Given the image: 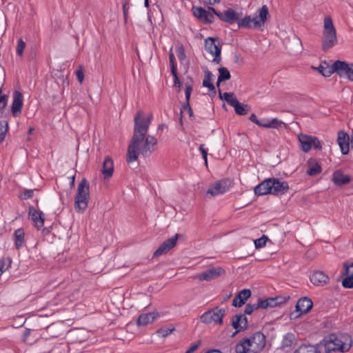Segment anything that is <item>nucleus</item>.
Instances as JSON below:
<instances>
[{"instance_id": "f03ea898", "label": "nucleus", "mask_w": 353, "mask_h": 353, "mask_svg": "<svg viewBox=\"0 0 353 353\" xmlns=\"http://www.w3.org/2000/svg\"><path fill=\"white\" fill-rule=\"evenodd\" d=\"M289 190L288 183L276 178H268L254 188V193L258 196L266 194L282 195Z\"/></svg>"}, {"instance_id": "423d86ee", "label": "nucleus", "mask_w": 353, "mask_h": 353, "mask_svg": "<svg viewBox=\"0 0 353 353\" xmlns=\"http://www.w3.org/2000/svg\"><path fill=\"white\" fill-rule=\"evenodd\" d=\"M298 139L300 143L301 149L305 152H309L312 148L315 150H321L322 148L320 141L316 137L301 134L299 135Z\"/></svg>"}, {"instance_id": "5fc2aeb1", "label": "nucleus", "mask_w": 353, "mask_h": 353, "mask_svg": "<svg viewBox=\"0 0 353 353\" xmlns=\"http://www.w3.org/2000/svg\"><path fill=\"white\" fill-rule=\"evenodd\" d=\"M192 88L190 85H187L185 89V99L186 101H189L190 99V95L192 93Z\"/></svg>"}, {"instance_id": "c756f323", "label": "nucleus", "mask_w": 353, "mask_h": 353, "mask_svg": "<svg viewBox=\"0 0 353 353\" xmlns=\"http://www.w3.org/2000/svg\"><path fill=\"white\" fill-rule=\"evenodd\" d=\"M293 353H321L316 345H303L297 348Z\"/></svg>"}, {"instance_id": "79ce46f5", "label": "nucleus", "mask_w": 353, "mask_h": 353, "mask_svg": "<svg viewBox=\"0 0 353 353\" xmlns=\"http://www.w3.org/2000/svg\"><path fill=\"white\" fill-rule=\"evenodd\" d=\"M268 238L265 235L262 236L261 238H259L254 241V245L256 248H261L264 247L266 244Z\"/></svg>"}, {"instance_id": "ddd939ff", "label": "nucleus", "mask_w": 353, "mask_h": 353, "mask_svg": "<svg viewBox=\"0 0 353 353\" xmlns=\"http://www.w3.org/2000/svg\"><path fill=\"white\" fill-rule=\"evenodd\" d=\"M313 303L312 300L307 297L301 298L296 303V313L298 314L295 315L294 318L301 316L303 314L308 312L312 307Z\"/></svg>"}, {"instance_id": "a18cd8bd", "label": "nucleus", "mask_w": 353, "mask_h": 353, "mask_svg": "<svg viewBox=\"0 0 353 353\" xmlns=\"http://www.w3.org/2000/svg\"><path fill=\"white\" fill-rule=\"evenodd\" d=\"M258 309V306H256V304H248L245 306L244 313L245 314H251L254 310Z\"/></svg>"}, {"instance_id": "4be33fe9", "label": "nucleus", "mask_w": 353, "mask_h": 353, "mask_svg": "<svg viewBox=\"0 0 353 353\" xmlns=\"http://www.w3.org/2000/svg\"><path fill=\"white\" fill-rule=\"evenodd\" d=\"M227 191L225 183L222 181L217 182L212 185L207 191L208 194L212 196H217L223 194Z\"/></svg>"}, {"instance_id": "393cba45", "label": "nucleus", "mask_w": 353, "mask_h": 353, "mask_svg": "<svg viewBox=\"0 0 353 353\" xmlns=\"http://www.w3.org/2000/svg\"><path fill=\"white\" fill-rule=\"evenodd\" d=\"M76 196L90 197L89 184L85 179H83L78 185Z\"/></svg>"}, {"instance_id": "09e8293b", "label": "nucleus", "mask_w": 353, "mask_h": 353, "mask_svg": "<svg viewBox=\"0 0 353 353\" xmlns=\"http://www.w3.org/2000/svg\"><path fill=\"white\" fill-rule=\"evenodd\" d=\"M33 195H34L33 190H26L21 194V198L22 199H31L33 196Z\"/></svg>"}, {"instance_id": "4468645a", "label": "nucleus", "mask_w": 353, "mask_h": 353, "mask_svg": "<svg viewBox=\"0 0 353 353\" xmlns=\"http://www.w3.org/2000/svg\"><path fill=\"white\" fill-rule=\"evenodd\" d=\"M23 107L22 94L19 91H15L13 94V101L11 106L12 113L14 117H18Z\"/></svg>"}, {"instance_id": "bf43d9fd", "label": "nucleus", "mask_w": 353, "mask_h": 353, "mask_svg": "<svg viewBox=\"0 0 353 353\" xmlns=\"http://www.w3.org/2000/svg\"><path fill=\"white\" fill-rule=\"evenodd\" d=\"M268 305H269V307H275V306L277 305L276 297L268 298Z\"/></svg>"}, {"instance_id": "ea45409f", "label": "nucleus", "mask_w": 353, "mask_h": 353, "mask_svg": "<svg viewBox=\"0 0 353 353\" xmlns=\"http://www.w3.org/2000/svg\"><path fill=\"white\" fill-rule=\"evenodd\" d=\"M342 285L344 288H353V275H348L346 278L343 279L342 281Z\"/></svg>"}, {"instance_id": "49530a36", "label": "nucleus", "mask_w": 353, "mask_h": 353, "mask_svg": "<svg viewBox=\"0 0 353 353\" xmlns=\"http://www.w3.org/2000/svg\"><path fill=\"white\" fill-rule=\"evenodd\" d=\"M226 102L231 106L234 107L238 102L239 101L237 100V99L235 97L234 93L231 92L230 96H229V98L228 99H226Z\"/></svg>"}, {"instance_id": "de8ad7c7", "label": "nucleus", "mask_w": 353, "mask_h": 353, "mask_svg": "<svg viewBox=\"0 0 353 353\" xmlns=\"http://www.w3.org/2000/svg\"><path fill=\"white\" fill-rule=\"evenodd\" d=\"M343 267L345 269V273L346 276L348 275H353V263H352L350 265H348L347 263H345L343 264Z\"/></svg>"}, {"instance_id": "3c124183", "label": "nucleus", "mask_w": 353, "mask_h": 353, "mask_svg": "<svg viewBox=\"0 0 353 353\" xmlns=\"http://www.w3.org/2000/svg\"><path fill=\"white\" fill-rule=\"evenodd\" d=\"M176 54L179 60L183 61L185 58V54L184 52V50L182 47H179L176 48Z\"/></svg>"}, {"instance_id": "473e14b6", "label": "nucleus", "mask_w": 353, "mask_h": 353, "mask_svg": "<svg viewBox=\"0 0 353 353\" xmlns=\"http://www.w3.org/2000/svg\"><path fill=\"white\" fill-rule=\"evenodd\" d=\"M24 240V232L22 229H18L14 232V241L17 249L22 246Z\"/></svg>"}, {"instance_id": "c03bdc74", "label": "nucleus", "mask_w": 353, "mask_h": 353, "mask_svg": "<svg viewBox=\"0 0 353 353\" xmlns=\"http://www.w3.org/2000/svg\"><path fill=\"white\" fill-rule=\"evenodd\" d=\"M174 330V328L168 329V328H161L157 330V334L161 337H165L170 334Z\"/></svg>"}, {"instance_id": "7c9ffc66", "label": "nucleus", "mask_w": 353, "mask_h": 353, "mask_svg": "<svg viewBox=\"0 0 353 353\" xmlns=\"http://www.w3.org/2000/svg\"><path fill=\"white\" fill-rule=\"evenodd\" d=\"M316 69L324 77H330L331 74L335 72L334 63L329 65H320Z\"/></svg>"}, {"instance_id": "052dcab7", "label": "nucleus", "mask_w": 353, "mask_h": 353, "mask_svg": "<svg viewBox=\"0 0 353 353\" xmlns=\"http://www.w3.org/2000/svg\"><path fill=\"white\" fill-rule=\"evenodd\" d=\"M183 109L188 111L190 117H192L193 115V112L190 105L189 101H186V103L183 105Z\"/></svg>"}, {"instance_id": "9b49d317", "label": "nucleus", "mask_w": 353, "mask_h": 353, "mask_svg": "<svg viewBox=\"0 0 353 353\" xmlns=\"http://www.w3.org/2000/svg\"><path fill=\"white\" fill-rule=\"evenodd\" d=\"M224 272V270L221 267L212 268L197 274L195 278L201 281H210L221 276Z\"/></svg>"}, {"instance_id": "c85d7f7f", "label": "nucleus", "mask_w": 353, "mask_h": 353, "mask_svg": "<svg viewBox=\"0 0 353 353\" xmlns=\"http://www.w3.org/2000/svg\"><path fill=\"white\" fill-rule=\"evenodd\" d=\"M89 199L90 197L75 196V209L79 212L85 210L88 207Z\"/></svg>"}, {"instance_id": "cd10ccee", "label": "nucleus", "mask_w": 353, "mask_h": 353, "mask_svg": "<svg viewBox=\"0 0 353 353\" xmlns=\"http://www.w3.org/2000/svg\"><path fill=\"white\" fill-rule=\"evenodd\" d=\"M236 353H251L248 341L246 338L242 339L235 345Z\"/></svg>"}, {"instance_id": "e2e57ef3", "label": "nucleus", "mask_w": 353, "mask_h": 353, "mask_svg": "<svg viewBox=\"0 0 353 353\" xmlns=\"http://www.w3.org/2000/svg\"><path fill=\"white\" fill-rule=\"evenodd\" d=\"M230 93L231 92H224L222 94L221 90H219V97L221 99H223L226 101V99L229 98Z\"/></svg>"}, {"instance_id": "6ab92c4d", "label": "nucleus", "mask_w": 353, "mask_h": 353, "mask_svg": "<svg viewBox=\"0 0 353 353\" xmlns=\"http://www.w3.org/2000/svg\"><path fill=\"white\" fill-rule=\"evenodd\" d=\"M248 323L247 318L243 314L235 315L232 321V327L237 332L241 331L242 329L246 327Z\"/></svg>"}, {"instance_id": "6e6552de", "label": "nucleus", "mask_w": 353, "mask_h": 353, "mask_svg": "<svg viewBox=\"0 0 353 353\" xmlns=\"http://www.w3.org/2000/svg\"><path fill=\"white\" fill-rule=\"evenodd\" d=\"M209 10H212L222 21L232 24L238 22L242 16V12H238L232 8H228L223 12H217L214 8L209 7Z\"/></svg>"}, {"instance_id": "5701e85b", "label": "nucleus", "mask_w": 353, "mask_h": 353, "mask_svg": "<svg viewBox=\"0 0 353 353\" xmlns=\"http://www.w3.org/2000/svg\"><path fill=\"white\" fill-rule=\"evenodd\" d=\"M214 75L212 73L206 69L204 71V79L203 80V85L204 87H206L209 89L210 91L212 92V93L214 94L216 93L215 87L212 83Z\"/></svg>"}, {"instance_id": "4c0bfd02", "label": "nucleus", "mask_w": 353, "mask_h": 353, "mask_svg": "<svg viewBox=\"0 0 353 353\" xmlns=\"http://www.w3.org/2000/svg\"><path fill=\"white\" fill-rule=\"evenodd\" d=\"M283 123L279 121L277 119H272L270 121L263 123V128H278L280 127Z\"/></svg>"}, {"instance_id": "dca6fc26", "label": "nucleus", "mask_w": 353, "mask_h": 353, "mask_svg": "<svg viewBox=\"0 0 353 353\" xmlns=\"http://www.w3.org/2000/svg\"><path fill=\"white\" fill-rule=\"evenodd\" d=\"M337 142L340 147L341 153L343 154H347L350 150L349 135L345 132H339L338 133Z\"/></svg>"}, {"instance_id": "774afa93", "label": "nucleus", "mask_w": 353, "mask_h": 353, "mask_svg": "<svg viewBox=\"0 0 353 353\" xmlns=\"http://www.w3.org/2000/svg\"><path fill=\"white\" fill-rule=\"evenodd\" d=\"M171 72L173 76L177 75L176 74V65H171Z\"/></svg>"}, {"instance_id": "39448f33", "label": "nucleus", "mask_w": 353, "mask_h": 353, "mask_svg": "<svg viewBox=\"0 0 353 353\" xmlns=\"http://www.w3.org/2000/svg\"><path fill=\"white\" fill-rule=\"evenodd\" d=\"M205 49L213 57L214 63L218 64L221 62V46L218 39L212 37L205 39Z\"/></svg>"}, {"instance_id": "2f4dec72", "label": "nucleus", "mask_w": 353, "mask_h": 353, "mask_svg": "<svg viewBox=\"0 0 353 353\" xmlns=\"http://www.w3.org/2000/svg\"><path fill=\"white\" fill-rule=\"evenodd\" d=\"M219 76L218 78L217 86H219V84L221 81L229 80L231 77L230 73L229 70L225 68L221 67L219 68Z\"/></svg>"}, {"instance_id": "a211bd4d", "label": "nucleus", "mask_w": 353, "mask_h": 353, "mask_svg": "<svg viewBox=\"0 0 353 353\" xmlns=\"http://www.w3.org/2000/svg\"><path fill=\"white\" fill-rule=\"evenodd\" d=\"M239 28H260V23L258 22L257 17L252 18L250 16H246L238 21Z\"/></svg>"}, {"instance_id": "a878e982", "label": "nucleus", "mask_w": 353, "mask_h": 353, "mask_svg": "<svg viewBox=\"0 0 353 353\" xmlns=\"http://www.w3.org/2000/svg\"><path fill=\"white\" fill-rule=\"evenodd\" d=\"M296 344V338L292 333L288 332L285 334L282 340L281 347H292Z\"/></svg>"}, {"instance_id": "f704fd0d", "label": "nucleus", "mask_w": 353, "mask_h": 353, "mask_svg": "<svg viewBox=\"0 0 353 353\" xmlns=\"http://www.w3.org/2000/svg\"><path fill=\"white\" fill-rule=\"evenodd\" d=\"M237 114L245 115L250 110V107L248 105H245L239 103V101L233 107Z\"/></svg>"}, {"instance_id": "69168bd1", "label": "nucleus", "mask_w": 353, "mask_h": 353, "mask_svg": "<svg viewBox=\"0 0 353 353\" xmlns=\"http://www.w3.org/2000/svg\"><path fill=\"white\" fill-rule=\"evenodd\" d=\"M169 60H170V65H175L174 56L172 52H170V54H169Z\"/></svg>"}, {"instance_id": "b1692460", "label": "nucleus", "mask_w": 353, "mask_h": 353, "mask_svg": "<svg viewBox=\"0 0 353 353\" xmlns=\"http://www.w3.org/2000/svg\"><path fill=\"white\" fill-rule=\"evenodd\" d=\"M114 172V165L112 159L106 157L103 163L102 173L105 177H110Z\"/></svg>"}, {"instance_id": "7ed1b4c3", "label": "nucleus", "mask_w": 353, "mask_h": 353, "mask_svg": "<svg viewBox=\"0 0 353 353\" xmlns=\"http://www.w3.org/2000/svg\"><path fill=\"white\" fill-rule=\"evenodd\" d=\"M352 345V339L347 334L339 336L330 335L325 341V350L326 352H340L342 353L348 352Z\"/></svg>"}, {"instance_id": "9d476101", "label": "nucleus", "mask_w": 353, "mask_h": 353, "mask_svg": "<svg viewBox=\"0 0 353 353\" xmlns=\"http://www.w3.org/2000/svg\"><path fill=\"white\" fill-rule=\"evenodd\" d=\"M335 72L341 77H345L353 81V63L337 61L334 63Z\"/></svg>"}, {"instance_id": "c9c22d12", "label": "nucleus", "mask_w": 353, "mask_h": 353, "mask_svg": "<svg viewBox=\"0 0 353 353\" xmlns=\"http://www.w3.org/2000/svg\"><path fill=\"white\" fill-rule=\"evenodd\" d=\"M11 263L10 257L0 259V276L11 266Z\"/></svg>"}, {"instance_id": "f8f14e48", "label": "nucleus", "mask_w": 353, "mask_h": 353, "mask_svg": "<svg viewBox=\"0 0 353 353\" xmlns=\"http://www.w3.org/2000/svg\"><path fill=\"white\" fill-rule=\"evenodd\" d=\"M179 236V234H176L173 237L165 241L154 252V256L158 257L161 256L164 254H166L168 251L173 248L176 244Z\"/></svg>"}, {"instance_id": "6e6d98bb", "label": "nucleus", "mask_w": 353, "mask_h": 353, "mask_svg": "<svg viewBox=\"0 0 353 353\" xmlns=\"http://www.w3.org/2000/svg\"><path fill=\"white\" fill-rule=\"evenodd\" d=\"M76 75L78 81L81 83L84 79V74L81 68L76 71Z\"/></svg>"}, {"instance_id": "412c9836", "label": "nucleus", "mask_w": 353, "mask_h": 353, "mask_svg": "<svg viewBox=\"0 0 353 353\" xmlns=\"http://www.w3.org/2000/svg\"><path fill=\"white\" fill-rule=\"evenodd\" d=\"M332 181L336 185H342L348 183L350 181V177L339 170L333 173Z\"/></svg>"}, {"instance_id": "680f3d73", "label": "nucleus", "mask_w": 353, "mask_h": 353, "mask_svg": "<svg viewBox=\"0 0 353 353\" xmlns=\"http://www.w3.org/2000/svg\"><path fill=\"white\" fill-rule=\"evenodd\" d=\"M199 149L202 154V156L208 155V149L205 148L204 144H201Z\"/></svg>"}, {"instance_id": "a19ab883", "label": "nucleus", "mask_w": 353, "mask_h": 353, "mask_svg": "<svg viewBox=\"0 0 353 353\" xmlns=\"http://www.w3.org/2000/svg\"><path fill=\"white\" fill-rule=\"evenodd\" d=\"M251 296V291L249 289H243L240 291L236 296L241 299L245 303V301Z\"/></svg>"}, {"instance_id": "f3484780", "label": "nucleus", "mask_w": 353, "mask_h": 353, "mask_svg": "<svg viewBox=\"0 0 353 353\" xmlns=\"http://www.w3.org/2000/svg\"><path fill=\"white\" fill-rule=\"evenodd\" d=\"M194 15L204 23H210L214 19V16L209 11L202 8H193Z\"/></svg>"}, {"instance_id": "1a4fd4ad", "label": "nucleus", "mask_w": 353, "mask_h": 353, "mask_svg": "<svg viewBox=\"0 0 353 353\" xmlns=\"http://www.w3.org/2000/svg\"><path fill=\"white\" fill-rule=\"evenodd\" d=\"M225 312V311L224 309L217 307L214 308L204 313L201 316V321L205 323H210L214 322L218 324H222Z\"/></svg>"}, {"instance_id": "58836bf2", "label": "nucleus", "mask_w": 353, "mask_h": 353, "mask_svg": "<svg viewBox=\"0 0 353 353\" xmlns=\"http://www.w3.org/2000/svg\"><path fill=\"white\" fill-rule=\"evenodd\" d=\"M321 172V168L319 164H315L311 166L307 171V173L310 176L316 175Z\"/></svg>"}, {"instance_id": "13d9d810", "label": "nucleus", "mask_w": 353, "mask_h": 353, "mask_svg": "<svg viewBox=\"0 0 353 353\" xmlns=\"http://www.w3.org/2000/svg\"><path fill=\"white\" fill-rule=\"evenodd\" d=\"M199 343L192 344L185 353H192L199 347Z\"/></svg>"}, {"instance_id": "0e129e2a", "label": "nucleus", "mask_w": 353, "mask_h": 353, "mask_svg": "<svg viewBox=\"0 0 353 353\" xmlns=\"http://www.w3.org/2000/svg\"><path fill=\"white\" fill-rule=\"evenodd\" d=\"M173 77H174V85L175 87L179 88L180 87V81H179V79L178 76L175 75Z\"/></svg>"}, {"instance_id": "37998d69", "label": "nucleus", "mask_w": 353, "mask_h": 353, "mask_svg": "<svg viewBox=\"0 0 353 353\" xmlns=\"http://www.w3.org/2000/svg\"><path fill=\"white\" fill-rule=\"evenodd\" d=\"M26 48V43L23 41L22 39H19L17 42V53L19 56L21 57L23 53V50Z\"/></svg>"}, {"instance_id": "20e7f679", "label": "nucleus", "mask_w": 353, "mask_h": 353, "mask_svg": "<svg viewBox=\"0 0 353 353\" xmlns=\"http://www.w3.org/2000/svg\"><path fill=\"white\" fill-rule=\"evenodd\" d=\"M337 43L336 30L332 17L325 16L323 19L322 50L327 51Z\"/></svg>"}, {"instance_id": "338daca9", "label": "nucleus", "mask_w": 353, "mask_h": 353, "mask_svg": "<svg viewBox=\"0 0 353 353\" xmlns=\"http://www.w3.org/2000/svg\"><path fill=\"white\" fill-rule=\"evenodd\" d=\"M206 3L213 5L216 3H219L221 0H203Z\"/></svg>"}, {"instance_id": "2eb2a0df", "label": "nucleus", "mask_w": 353, "mask_h": 353, "mask_svg": "<svg viewBox=\"0 0 353 353\" xmlns=\"http://www.w3.org/2000/svg\"><path fill=\"white\" fill-rule=\"evenodd\" d=\"M29 217L38 229L43 226L44 217L42 212L37 211L33 206L29 207Z\"/></svg>"}, {"instance_id": "603ef678", "label": "nucleus", "mask_w": 353, "mask_h": 353, "mask_svg": "<svg viewBox=\"0 0 353 353\" xmlns=\"http://www.w3.org/2000/svg\"><path fill=\"white\" fill-rule=\"evenodd\" d=\"M245 303L243 301H242L241 299L239 298L238 296H235L232 301V305L234 307H241Z\"/></svg>"}, {"instance_id": "8fccbe9b", "label": "nucleus", "mask_w": 353, "mask_h": 353, "mask_svg": "<svg viewBox=\"0 0 353 353\" xmlns=\"http://www.w3.org/2000/svg\"><path fill=\"white\" fill-rule=\"evenodd\" d=\"M256 306H258V309L259 308L266 309V308L269 307L268 299L265 300H259L258 303L256 304Z\"/></svg>"}, {"instance_id": "bb28decb", "label": "nucleus", "mask_w": 353, "mask_h": 353, "mask_svg": "<svg viewBox=\"0 0 353 353\" xmlns=\"http://www.w3.org/2000/svg\"><path fill=\"white\" fill-rule=\"evenodd\" d=\"M157 316L153 312L141 314L138 318L137 324L140 326L147 325L148 323L153 322Z\"/></svg>"}, {"instance_id": "4d7b16f0", "label": "nucleus", "mask_w": 353, "mask_h": 353, "mask_svg": "<svg viewBox=\"0 0 353 353\" xmlns=\"http://www.w3.org/2000/svg\"><path fill=\"white\" fill-rule=\"evenodd\" d=\"M276 303L277 305H281L285 302L290 299L289 296H276Z\"/></svg>"}, {"instance_id": "864d4df0", "label": "nucleus", "mask_w": 353, "mask_h": 353, "mask_svg": "<svg viewBox=\"0 0 353 353\" xmlns=\"http://www.w3.org/2000/svg\"><path fill=\"white\" fill-rule=\"evenodd\" d=\"M250 120L259 126L263 127V123H261V121L259 120L256 116L254 114H252L250 117Z\"/></svg>"}, {"instance_id": "72a5a7b5", "label": "nucleus", "mask_w": 353, "mask_h": 353, "mask_svg": "<svg viewBox=\"0 0 353 353\" xmlns=\"http://www.w3.org/2000/svg\"><path fill=\"white\" fill-rule=\"evenodd\" d=\"M268 15V8L267 6L264 5L262 6L259 14V19H258V22L260 23V27L263 26L265 21L267 20Z\"/></svg>"}, {"instance_id": "aec40b11", "label": "nucleus", "mask_w": 353, "mask_h": 353, "mask_svg": "<svg viewBox=\"0 0 353 353\" xmlns=\"http://www.w3.org/2000/svg\"><path fill=\"white\" fill-rule=\"evenodd\" d=\"M329 277L322 271H316L310 277L311 282L315 285H323L327 283Z\"/></svg>"}, {"instance_id": "f257e3e1", "label": "nucleus", "mask_w": 353, "mask_h": 353, "mask_svg": "<svg viewBox=\"0 0 353 353\" xmlns=\"http://www.w3.org/2000/svg\"><path fill=\"white\" fill-rule=\"evenodd\" d=\"M152 118V115L148 118L144 117L141 110L137 112L133 137L127 152L126 160L128 163L137 161L140 154L144 157H149L154 151L157 139L153 136L148 135Z\"/></svg>"}, {"instance_id": "0eeeda50", "label": "nucleus", "mask_w": 353, "mask_h": 353, "mask_svg": "<svg viewBox=\"0 0 353 353\" xmlns=\"http://www.w3.org/2000/svg\"><path fill=\"white\" fill-rule=\"evenodd\" d=\"M248 341L251 353H259L263 350L265 346V336L261 332H256L251 336L246 338Z\"/></svg>"}, {"instance_id": "e433bc0d", "label": "nucleus", "mask_w": 353, "mask_h": 353, "mask_svg": "<svg viewBox=\"0 0 353 353\" xmlns=\"http://www.w3.org/2000/svg\"><path fill=\"white\" fill-rule=\"evenodd\" d=\"M8 123L6 121H0V144L4 141L8 132Z\"/></svg>"}]
</instances>
